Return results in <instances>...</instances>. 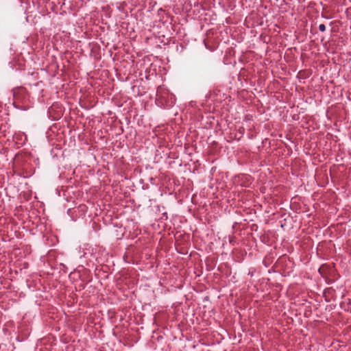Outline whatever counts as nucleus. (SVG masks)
I'll use <instances>...</instances> for the list:
<instances>
[{"label":"nucleus","mask_w":351,"mask_h":351,"mask_svg":"<svg viewBox=\"0 0 351 351\" xmlns=\"http://www.w3.org/2000/svg\"><path fill=\"white\" fill-rule=\"evenodd\" d=\"M319 29L321 32H324L326 30V26L324 24H320L319 25Z\"/></svg>","instance_id":"nucleus-1"}]
</instances>
